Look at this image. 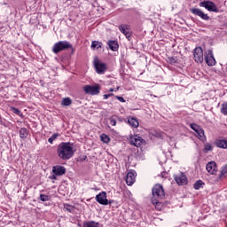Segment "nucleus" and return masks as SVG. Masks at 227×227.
<instances>
[{"label":"nucleus","mask_w":227,"mask_h":227,"mask_svg":"<svg viewBox=\"0 0 227 227\" xmlns=\"http://www.w3.org/2000/svg\"><path fill=\"white\" fill-rule=\"evenodd\" d=\"M83 90L89 95H98L100 93V85H86L83 87Z\"/></svg>","instance_id":"39448f33"},{"label":"nucleus","mask_w":227,"mask_h":227,"mask_svg":"<svg viewBox=\"0 0 227 227\" xmlns=\"http://www.w3.org/2000/svg\"><path fill=\"white\" fill-rule=\"evenodd\" d=\"M94 67L96 69L97 74H103L107 70V66L105 63L100 62L98 59L94 60Z\"/></svg>","instance_id":"423d86ee"},{"label":"nucleus","mask_w":227,"mask_h":227,"mask_svg":"<svg viewBox=\"0 0 227 227\" xmlns=\"http://www.w3.org/2000/svg\"><path fill=\"white\" fill-rule=\"evenodd\" d=\"M205 61L208 67H214L215 65V59L212 50H207L205 54Z\"/></svg>","instance_id":"1a4fd4ad"},{"label":"nucleus","mask_w":227,"mask_h":227,"mask_svg":"<svg viewBox=\"0 0 227 227\" xmlns=\"http://www.w3.org/2000/svg\"><path fill=\"white\" fill-rule=\"evenodd\" d=\"M199 6L200 8H205L207 10V12H213L214 13H218L219 9L217 8V5L212 1H203L199 4Z\"/></svg>","instance_id":"7ed1b4c3"},{"label":"nucleus","mask_w":227,"mask_h":227,"mask_svg":"<svg viewBox=\"0 0 227 227\" xmlns=\"http://www.w3.org/2000/svg\"><path fill=\"white\" fill-rule=\"evenodd\" d=\"M82 227H100V223L95 221L84 222Z\"/></svg>","instance_id":"6ab92c4d"},{"label":"nucleus","mask_w":227,"mask_h":227,"mask_svg":"<svg viewBox=\"0 0 227 227\" xmlns=\"http://www.w3.org/2000/svg\"><path fill=\"white\" fill-rule=\"evenodd\" d=\"M61 105L64 106H72V99L70 98H64L62 99Z\"/></svg>","instance_id":"4be33fe9"},{"label":"nucleus","mask_w":227,"mask_h":227,"mask_svg":"<svg viewBox=\"0 0 227 227\" xmlns=\"http://www.w3.org/2000/svg\"><path fill=\"white\" fill-rule=\"evenodd\" d=\"M130 143L133 145V146H137L139 148L141 145H143V138L139 136H135L130 138Z\"/></svg>","instance_id":"dca6fc26"},{"label":"nucleus","mask_w":227,"mask_h":227,"mask_svg":"<svg viewBox=\"0 0 227 227\" xmlns=\"http://www.w3.org/2000/svg\"><path fill=\"white\" fill-rule=\"evenodd\" d=\"M214 150V147L212 146V144L207 143L205 145L204 152H212Z\"/></svg>","instance_id":"c756f323"},{"label":"nucleus","mask_w":227,"mask_h":227,"mask_svg":"<svg viewBox=\"0 0 227 227\" xmlns=\"http://www.w3.org/2000/svg\"><path fill=\"white\" fill-rule=\"evenodd\" d=\"M190 127H191V129H192V130H194L195 132L197 131V130H199L201 127H200V125H198V124H196V123H192L191 125H190Z\"/></svg>","instance_id":"7c9ffc66"},{"label":"nucleus","mask_w":227,"mask_h":227,"mask_svg":"<svg viewBox=\"0 0 227 227\" xmlns=\"http://www.w3.org/2000/svg\"><path fill=\"white\" fill-rule=\"evenodd\" d=\"M110 125H112L113 127H114L116 125V120L114 119H110Z\"/></svg>","instance_id":"4c0bfd02"},{"label":"nucleus","mask_w":227,"mask_h":227,"mask_svg":"<svg viewBox=\"0 0 227 227\" xmlns=\"http://www.w3.org/2000/svg\"><path fill=\"white\" fill-rule=\"evenodd\" d=\"M196 134L199 136L200 139H203L205 137V130L201 128L196 131Z\"/></svg>","instance_id":"a878e982"},{"label":"nucleus","mask_w":227,"mask_h":227,"mask_svg":"<svg viewBox=\"0 0 227 227\" xmlns=\"http://www.w3.org/2000/svg\"><path fill=\"white\" fill-rule=\"evenodd\" d=\"M64 208H65V210H67V212H74V207H73V206H70V205H68V204H66V205L64 206Z\"/></svg>","instance_id":"473e14b6"},{"label":"nucleus","mask_w":227,"mask_h":227,"mask_svg":"<svg viewBox=\"0 0 227 227\" xmlns=\"http://www.w3.org/2000/svg\"><path fill=\"white\" fill-rule=\"evenodd\" d=\"M203 185H205V183H203V181L201 180H198L194 184L193 187L196 191H200V189H201V187H203Z\"/></svg>","instance_id":"5701e85b"},{"label":"nucleus","mask_w":227,"mask_h":227,"mask_svg":"<svg viewBox=\"0 0 227 227\" xmlns=\"http://www.w3.org/2000/svg\"><path fill=\"white\" fill-rule=\"evenodd\" d=\"M169 63H170L171 65H175V63H176V59H175V58L169 59Z\"/></svg>","instance_id":"e433bc0d"},{"label":"nucleus","mask_w":227,"mask_h":227,"mask_svg":"<svg viewBox=\"0 0 227 227\" xmlns=\"http://www.w3.org/2000/svg\"><path fill=\"white\" fill-rule=\"evenodd\" d=\"M153 198H158L162 200L165 196L164 188L160 184H155L153 188Z\"/></svg>","instance_id":"20e7f679"},{"label":"nucleus","mask_w":227,"mask_h":227,"mask_svg":"<svg viewBox=\"0 0 227 227\" xmlns=\"http://www.w3.org/2000/svg\"><path fill=\"white\" fill-rule=\"evenodd\" d=\"M115 98L117 100H119V102H125V98H123V97H121V96H115Z\"/></svg>","instance_id":"c9c22d12"},{"label":"nucleus","mask_w":227,"mask_h":227,"mask_svg":"<svg viewBox=\"0 0 227 227\" xmlns=\"http://www.w3.org/2000/svg\"><path fill=\"white\" fill-rule=\"evenodd\" d=\"M221 113L222 114H224L225 116H227V103H223L222 105Z\"/></svg>","instance_id":"c85d7f7f"},{"label":"nucleus","mask_w":227,"mask_h":227,"mask_svg":"<svg viewBox=\"0 0 227 227\" xmlns=\"http://www.w3.org/2000/svg\"><path fill=\"white\" fill-rule=\"evenodd\" d=\"M74 153H75L74 144L70 142H61L57 147V155L61 160H70Z\"/></svg>","instance_id":"f257e3e1"},{"label":"nucleus","mask_w":227,"mask_h":227,"mask_svg":"<svg viewBox=\"0 0 227 227\" xmlns=\"http://www.w3.org/2000/svg\"><path fill=\"white\" fill-rule=\"evenodd\" d=\"M100 137L103 143H109V141H111V138L109 137V136L106 134H102Z\"/></svg>","instance_id":"cd10ccee"},{"label":"nucleus","mask_w":227,"mask_h":227,"mask_svg":"<svg viewBox=\"0 0 227 227\" xmlns=\"http://www.w3.org/2000/svg\"><path fill=\"white\" fill-rule=\"evenodd\" d=\"M90 47L93 50L100 49L102 47V43H100L98 41H93Z\"/></svg>","instance_id":"b1692460"},{"label":"nucleus","mask_w":227,"mask_h":227,"mask_svg":"<svg viewBox=\"0 0 227 227\" xmlns=\"http://www.w3.org/2000/svg\"><path fill=\"white\" fill-rule=\"evenodd\" d=\"M190 12L193 15H196L197 17H200V19H202V20H210V17L208 16V14L203 12V11H201V9L200 8L190 9Z\"/></svg>","instance_id":"0eeeda50"},{"label":"nucleus","mask_w":227,"mask_h":227,"mask_svg":"<svg viewBox=\"0 0 227 227\" xmlns=\"http://www.w3.org/2000/svg\"><path fill=\"white\" fill-rule=\"evenodd\" d=\"M215 146H217V148H223V150H227V140H223V139H217L215 142Z\"/></svg>","instance_id":"f3484780"},{"label":"nucleus","mask_w":227,"mask_h":227,"mask_svg":"<svg viewBox=\"0 0 227 227\" xmlns=\"http://www.w3.org/2000/svg\"><path fill=\"white\" fill-rule=\"evenodd\" d=\"M20 137L21 139H26L27 137V129L26 128H21L20 129Z\"/></svg>","instance_id":"412c9836"},{"label":"nucleus","mask_w":227,"mask_h":227,"mask_svg":"<svg viewBox=\"0 0 227 227\" xmlns=\"http://www.w3.org/2000/svg\"><path fill=\"white\" fill-rule=\"evenodd\" d=\"M53 175H57L58 176H63L65 173H67V168L61 165H57L52 167Z\"/></svg>","instance_id":"ddd939ff"},{"label":"nucleus","mask_w":227,"mask_h":227,"mask_svg":"<svg viewBox=\"0 0 227 227\" xmlns=\"http://www.w3.org/2000/svg\"><path fill=\"white\" fill-rule=\"evenodd\" d=\"M96 201L99 203V205H109V200H107V193L106 192H102L96 196Z\"/></svg>","instance_id":"9d476101"},{"label":"nucleus","mask_w":227,"mask_h":227,"mask_svg":"<svg viewBox=\"0 0 227 227\" xmlns=\"http://www.w3.org/2000/svg\"><path fill=\"white\" fill-rule=\"evenodd\" d=\"M108 46L109 49H111V51H114V52H116V51H118V42L116 41H108Z\"/></svg>","instance_id":"aec40b11"},{"label":"nucleus","mask_w":227,"mask_h":227,"mask_svg":"<svg viewBox=\"0 0 227 227\" xmlns=\"http://www.w3.org/2000/svg\"><path fill=\"white\" fill-rule=\"evenodd\" d=\"M174 180L178 185H185L187 184V176L182 172L174 175Z\"/></svg>","instance_id":"9b49d317"},{"label":"nucleus","mask_w":227,"mask_h":227,"mask_svg":"<svg viewBox=\"0 0 227 227\" xmlns=\"http://www.w3.org/2000/svg\"><path fill=\"white\" fill-rule=\"evenodd\" d=\"M128 123L130 127H133V129H137L139 127V121L134 117H129L128 119Z\"/></svg>","instance_id":"a211bd4d"},{"label":"nucleus","mask_w":227,"mask_h":227,"mask_svg":"<svg viewBox=\"0 0 227 227\" xmlns=\"http://www.w3.org/2000/svg\"><path fill=\"white\" fill-rule=\"evenodd\" d=\"M136 171L134 170L128 172L126 176L127 185H134V183L136 182Z\"/></svg>","instance_id":"4468645a"},{"label":"nucleus","mask_w":227,"mask_h":227,"mask_svg":"<svg viewBox=\"0 0 227 227\" xmlns=\"http://www.w3.org/2000/svg\"><path fill=\"white\" fill-rule=\"evenodd\" d=\"M226 174H227V165L223 166L220 170L219 178H223V176H224V175Z\"/></svg>","instance_id":"bb28decb"},{"label":"nucleus","mask_w":227,"mask_h":227,"mask_svg":"<svg viewBox=\"0 0 227 227\" xmlns=\"http://www.w3.org/2000/svg\"><path fill=\"white\" fill-rule=\"evenodd\" d=\"M57 137H59V133H54L49 139H48V143H50V145H52L54 143V141H56Z\"/></svg>","instance_id":"393cba45"},{"label":"nucleus","mask_w":227,"mask_h":227,"mask_svg":"<svg viewBox=\"0 0 227 227\" xmlns=\"http://www.w3.org/2000/svg\"><path fill=\"white\" fill-rule=\"evenodd\" d=\"M206 169L210 175H215L217 171V165L215 161H210L206 165Z\"/></svg>","instance_id":"2eb2a0df"},{"label":"nucleus","mask_w":227,"mask_h":227,"mask_svg":"<svg viewBox=\"0 0 227 227\" xmlns=\"http://www.w3.org/2000/svg\"><path fill=\"white\" fill-rule=\"evenodd\" d=\"M72 43L68 41H59L56 43L52 47V52L54 54H59V52H61V51H67L68 49H72Z\"/></svg>","instance_id":"f03ea898"},{"label":"nucleus","mask_w":227,"mask_h":227,"mask_svg":"<svg viewBox=\"0 0 227 227\" xmlns=\"http://www.w3.org/2000/svg\"><path fill=\"white\" fill-rule=\"evenodd\" d=\"M119 30L122 33L123 35L126 36L128 40H130V36H132V32L130 31V26L129 25H120Z\"/></svg>","instance_id":"f8f14e48"},{"label":"nucleus","mask_w":227,"mask_h":227,"mask_svg":"<svg viewBox=\"0 0 227 227\" xmlns=\"http://www.w3.org/2000/svg\"><path fill=\"white\" fill-rule=\"evenodd\" d=\"M51 180H58V175L53 174L51 176H50Z\"/></svg>","instance_id":"58836bf2"},{"label":"nucleus","mask_w":227,"mask_h":227,"mask_svg":"<svg viewBox=\"0 0 227 227\" xmlns=\"http://www.w3.org/2000/svg\"><path fill=\"white\" fill-rule=\"evenodd\" d=\"M12 113H14V114H17L18 116H20L22 114V113H20V110L15 107L12 108Z\"/></svg>","instance_id":"72a5a7b5"},{"label":"nucleus","mask_w":227,"mask_h":227,"mask_svg":"<svg viewBox=\"0 0 227 227\" xmlns=\"http://www.w3.org/2000/svg\"><path fill=\"white\" fill-rule=\"evenodd\" d=\"M114 94H113V93H110V94H105L104 96H103V98H104V100H107V98H109V97H113Z\"/></svg>","instance_id":"f704fd0d"},{"label":"nucleus","mask_w":227,"mask_h":227,"mask_svg":"<svg viewBox=\"0 0 227 227\" xmlns=\"http://www.w3.org/2000/svg\"><path fill=\"white\" fill-rule=\"evenodd\" d=\"M193 58L196 63H203V49H201V47H197L194 49Z\"/></svg>","instance_id":"6e6552de"},{"label":"nucleus","mask_w":227,"mask_h":227,"mask_svg":"<svg viewBox=\"0 0 227 227\" xmlns=\"http://www.w3.org/2000/svg\"><path fill=\"white\" fill-rule=\"evenodd\" d=\"M113 200H108V205H112Z\"/></svg>","instance_id":"ea45409f"},{"label":"nucleus","mask_w":227,"mask_h":227,"mask_svg":"<svg viewBox=\"0 0 227 227\" xmlns=\"http://www.w3.org/2000/svg\"><path fill=\"white\" fill-rule=\"evenodd\" d=\"M109 91L113 92L114 91V89H110Z\"/></svg>","instance_id":"a19ab883"},{"label":"nucleus","mask_w":227,"mask_h":227,"mask_svg":"<svg viewBox=\"0 0 227 227\" xmlns=\"http://www.w3.org/2000/svg\"><path fill=\"white\" fill-rule=\"evenodd\" d=\"M39 198L41 201H49L50 200L49 195H45V194H41Z\"/></svg>","instance_id":"2f4dec72"}]
</instances>
